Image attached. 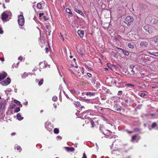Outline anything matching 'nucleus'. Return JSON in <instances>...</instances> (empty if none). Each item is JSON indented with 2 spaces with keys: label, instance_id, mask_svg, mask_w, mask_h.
<instances>
[{
  "label": "nucleus",
  "instance_id": "nucleus-1",
  "mask_svg": "<svg viewBox=\"0 0 158 158\" xmlns=\"http://www.w3.org/2000/svg\"><path fill=\"white\" fill-rule=\"evenodd\" d=\"M134 20L133 18L132 17L128 16H127L125 19L124 22L127 23V25H130L131 23Z\"/></svg>",
  "mask_w": 158,
  "mask_h": 158
},
{
  "label": "nucleus",
  "instance_id": "nucleus-2",
  "mask_svg": "<svg viewBox=\"0 0 158 158\" xmlns=\"http://www.w3.org/2000/svg\"><path fill=\"white\" fill-rule=\"evenodd\" d=\"M18 22L20 26H23L24 23V17L23 15H19L18 16Z\"/></svg>",
  "mask_w": 158,
  "mask_h": 158
},
{
  "label": "nucleus",
  "instance_id": "nucleus-3",
  "mask_svg": "<svg viewBox=\"0 0 158 158\" xmlns=\"http://www.w3.org/2000/svg\"><path fill=\"white\" fill-rule=\"evenodd\" d=\"M146 30H147L148 29L147 31L149 34L152 33L154 29V28L151 26L146 25L143 27Z\"/></svg>",
  "mask_w": 158,
  "mask_h": 158
},
{
  "label": "nucleus",
  "instance_id": "nucleus-4",
  "mask_svg": "<svg viewBox=\"0 0 158 158\" xmlns=\"http://www.w3.org/2000/svg\"><path fill=\"white\" fill-rule=\"evenodd\" d=\"M10 79L9 78H7L6 79L1 82V84L3 85H7L10 83Z\"/></svg>",
  "mask_w": 158,
  "mask_h": 158
},
{
  "label": "nucleus",
  "instance_id": "nucleus-5",
  "mask_svg": "<svg viewBox=\"0 0 158 158\" xmlns=\"http://www.w3.org/2000/svg\"><path fill=\"white\" fill-rule=\"evenodd\" d=\"M119 51V52L121 53H123L124 55L128 56L129 54V52L127 51H125L120 48H118Z\"/></svg>",
  "mask_w": 158,
  "mask_h": 158
},
{
  "label": "nucleus",
  "instance_id": "nucleus-6",
  "mask_svg": "<svg viewBox=\"0 0 158 158\" xmlns=\"http://www.w3.org/2000/svg\"><path fill=\"white\" fill-rule=\"evenodd\" d=\"M7 74L5 72L0 73V81L4 79L7 76Z\"/></svg>",
  "mask_w": 158,
  "mask_h": 158
},
{
  "label": "nucleus",
  "instance_id": "nucleus-7",
  "mask_svg": "<svg viewBox=\"0 0 158 158\" xmlns=\"http://www.w3.org/2000/svg\"><path fill=\"white\" fill-rule=\"evenodd\" d=\"M8 17V15L6 13V12H4L2 15V18L3 20H5L7 19Z\"/></svg>",
  "mask_w": 158,
  "mask_h": 158
},
{
  "label": "nucleus",
  "instance_id": "nucleus-8",
  "mask_svg": "<svg viewBox=\"0 0 158 158\" xmlns=\"http://www.w3.org/2000/svg\"><path fill=\"white\" fill-rule=\"evenodd\" d=\"M148 45V43L145 41L141 42L140 44V46L143 48L147 47Z\"/></svg>",
  "mask_w": 158,
  "mask_h": 158
},
{
  "label": "nucleus",
  "instance_id": "nucleus-9",
  "mask_svg": "<svg viewBox=\"0 0 158 158\" xmlns=\"http://www.w3.org/2000/svg\"><path fill=\"white\" fill-rule=\"evenodd\" d=\"M77 33L81 38H82L84 36V31L81 30H78Z\"/></svg>",
  "mask_w": 158,
  "mask_h": 158
},
{
  "label": "nucleus",
  "instance_id": "nucleus-10",
  "mask_svg": "<svg viewBox=\"0 0 158 158\" xmlns=\"http://www.w3.org/2000/svg\"><path fill=\"white\" fill-rule=\"evenodd\" d=\"M74 10L76 12L81 15V16H84V14L81 10H78L77 8H75L74 9Z\"/></svg>",
  "mask_w": 158,
  "mask_h": 158
},
{
  "label": "nucleus",
  "instance_id": "nucleus-11",
  "mask_svg": "<svg viewBox=\"0 0 158 158\" xmlns=\"http://www.w3.org/2000/svg\"><path fill=\"white\" fill-rule=\"evenodd\" d=\"M111 55L112 56L116 58H117L118 57V56L117 54V52L114 51H112L111 52Z\"/></svg>",
  "mask_w": 158,
  "mask_h": 158
},
{
  "label": "nucleus",
  "instance_id": "nucleus-12",
  "mask_svg": "<svg viewBox=\"0 0 158 158\" xmlns=\"http://www.w3.org/2000/svg\"><path fill=\"white\" fill-rule=\"evenodd\" d=\"M96 94L95 92H86V94L87 95H88L91 97V96H95Z\"/></svg>",
  "mask_w": 158,
  "mask_h": 158
},
{
  "label": "nucleus",
  "instance_id": "nucleus-13",
  "mask_svg": "<svg viewBox=\"0 0 158 158\" xmlns=\"http://www.w3.org/2000/svg\"><path fill=\"white\" fill-rule=\"evenodd\" d=\"M30 73H24L23 74L22 76V77L23 78H25L27 76H28L29 75H31Z\"/></svg>",
  "mask_w": 158,
  "mask_h": 158
},
{
  "label": "nucleus",
  "instance_id": "nucleus-14",
  "mask_svg": "<svg viewBox=\"0 0 158 158\" xmlns=\"http://www.w3.org/2000/svg\"><path fill=\"white\" fill-rule=\"evenodd\" d=\"M128 46L130 48H131V49L133 48H134V44L132 43H129L128 44Z\"/></svg>",
  "mask_w": 158,
  "mask_h": 158
},
{
  "label": "nucleus",
  "instance_id": "nucleus-15",
  "mask_svg": "<svg viewBox=\"0 0 158 158\" xmlns=\"http://www.w3.org/2000/svg\"><path fill=\"white\" fill-rule=\"evenodd\" d=\"M17 119L19 120H21L23 118L21 116L20 113H18L17 114Z\"/></svg>",
  "mask_w": 158,
  "mask_h": 158
},
{
  "label": "nucleus",
  "instance_id": "nucleus-16",
  "mask_svg": "<svg viewBox=\"0 0 158 158\" xmlns=\"http://www.w3.org/2000/svg\"><path fill=\"white\" fill-rule=\"evenodd\" d=\"M5 107V104L3 102H1L0 103V108L3 110Z\"/></svg>",
  "mask_w": 158,
  "mask_h": 158
},
{
  "label": "nucleus",
  "instance_id": "nucleus-17",
  "mask_svg": "<svg viewBox=\"0 0 158 158\" xmlns=\"http://www.w3.org/2000/svg\"><path fill=\"white\" fill-rule=\"evenodd\" d=\"M67 150L68 151L72 152L74 151V148L73 147L70 148L67 147L66 148Z\"/></svg>",
  "mask_w": 158,
  "mask_h": 158
},
{
  "label": "nucleus",
  "instance_id": "nucleus-18",
  "mask_svg": "<svg viewBox=\"0 0 158 158\" xmlns=\"http://www.w3.org/2000/svg\"><path fill=\"white\" fill-rule=\"evenodd\" d=\"M66 11L67 13L70 14L71 15V16H72V13L70 9L68 8H66Z\"/></svg>",
  "mask_w": 158,
  "mask_h": 158
},
{
  "label": "nucleus",
  "instance_id": "nucleus-19",
  "mask_svg": "<svg viewBox=\"0 0 158 158\" xmlns=\"http://www.w3.org/2000/svg\"><path fill=\"white\" fill-rule=\"evenodd\" d=\"M139 38V37L136 34H135L134 35V37L132 38L131 39L132 40H135L136 39H137Z\"/></svg>",
  "mask_w": 158,
  "mask_h": 158
},
{
  "label": "nucleus",
  "instance_id": "nucleus-20",
  "mask_svg": "<svg viewBox=\"0 0 158 158\" xmlns=\"http://www.w3.org/2000/svg\"><path fill=\"white\" fill-rule=\"evenodd\" d=\"M37 8L39 9H42L43 8V6L40 3L37 4Z\"/></svg>",
  "mask_w": 158,
  "mask_h": 158
},
{
  "label": "nucleus",
  "instance_id": "nucleus-21",
  "mask_svg": "<svg viewBox=\"0 0 158 158\" xmlns=\"http://www.w3.org/2000/svg\"><path fill=\"white\" fill-rule=\"evenodd\" d=\"M14 102L15 103L17 104L18 105H20L22 107V104H21L20 102H19V101L15 100L14 101Z\"/></svg>",
  "mask_w": 158,
  "mask_h": 158
},
{
  "label": "nucleus",
  "instance_id": "nucleus-22",
  "mask_svg": "<svg viewBox=\"0 0 158 158\" xmlns=\"http://www.w3.org/2000/svg\"><path fill=\"white\" fill-rule=\"evenodd\" d=\"M90 113V110H87V111H84V112H83L82 114H83L84 115H85V116H86V115L85 114L87 113ZM84 118H86V117H85Z\"/></svg>",
  "mask_w": 158,
  "mask_h": 158
},
{
  "label": "nucleus",
  "instance_id": "nucleus-23",
  "mask_svg": "<svg viewBox=\"0 0 158 158\" xmlns=\"http://www.w3.org/2000/svg\"><path fill=\"white\" fill-rule=\"evenodd\" d=\"M52 100L54 102L56 101L57 100V97L54 96L53 97Z\"/></svg>",
  "mask_w": 158,
  "mask_h": 158
},
{
  "label": "nucleus",
  "instance_id": "nucleus-24",
  "mask_svg": "<svg viewBox=\"0 0 158 158\" xmlns=\"http://www.w3.org/2000/svg\"><path fill=\"white\" fill-rule=\"evenodd\" d=\"M44 81V80L43 78H42L41 79V80L39 81L38 84L39 85H42L43 83V82Z\"/></svg>",
  "mask_w": 158,
  "mask_h": 158
},
{
  "label": "nucleus",
  "instance_id": "nucleus-25",
  "mask_svg": "<svg viewBox=\"0 0 158 158\" xmlns=\"http://www.w3.org/2000/svg\"><path fill=\"white\" fill-rule=\"evenodd\" d=\"M54 132L55 133L58 134L59 132V131L58 129L56 128L54 129Z\"/></svg>",
  "mask_w": 158,
  "mask_h": 158
},
{
  "label": "nucleus",
  "instance_id": "nucleus-26",
  "mask_svg": "<svg viewBox=\"0 0 158 158\" xmlns=\"http://www.w3.org/2000/svg\"><path fill=\"white\" fill-rule=\"evenodd\" d=\"M140 96L142 97H144L145 96L146 94L144 93H141L139 94Z\"/></svg>",
  "mask_w": 158,
  "mask_h": 158
},
{
  "label": "nucleus",
  "instance_id": "nucleus-27",
  "mask_svg": "<svg viewBox=\"0 0 158 158\" xmlns=\"http://www.w3.org/2000/svg\"><path fill=\"white\" fill-rule=\"evenodd\" d=\"M20 110V109L19 107H16L15 110V112H18Z\"/></svg>",
  "mask_w": 158,
  "mask_h": 158
},
{
  "label": "nucleus",
  "instance_id": "nucleus-28",
  "mask_svg": "<svg viewBox=\"0 0 158 158\" xmlns=\"http://www.w3.org/2000/svg\"><path fill=\"white\" fill-rule=\"evenodd\" d=\"M74 104L78 106H80L81 105L80 102H75Z\"/></svg>",
  "mask_w": 158,
  "mask_h": 158
},
{
  "label": "nucleus",
  "instance_id": "nucleus-29",
  "mask_svg": "<svg viewBox=\"0 0 158 158\" xmlns=\"http://www.w3.org/2000/svg\"><path fill=\"white\" fill-rule=\"evenodd\" d=\"M19 63V62H18V63H17V64H13L12 65V67L14 68L15 67V68H17L18 67Z\"/></svg>",
  "mask_w": 158,
  "mask_h": 158
},
{
  "label": "nucleus",
  "instance_id": "nucleus-30",
  "mask_svg": "<svg viewBox=\"0 0 158 158\" xmlns=\"http://www.w3.org/2000/svg\"><path fill=\"white\" fill-rule=\"evenodd\" d=\"M94 86H95L96 87H98L100 85V83L99 82H98L97 81L96 83V85H94Z\"/></svg>",
  "mask_w": 158,
  "mask_h": 158
},
{
  "label": "nucleus",
  "instance_id": "nucleus-31",
  "mask_svg": "<svg viewBox=\"0 0 158 158\" xmlns=\"http://www.w3.org/2000/svg\"><path fill=\"white\" fill-rule=\"evenodd\" d=\"M70 91L73 94H75L76 93L74 89H70Z\"/></svg>",
  "mask_w": 158,
  "mask_h": 158
},
{
  "label": "nucleus",
  "instance_id": "nucleus-32",
  "mask_svg": "<svg viewBox=\"0 0 158 158\" xmlns=\"http://www.w3.org/2000/svg\"><path fill=\"white\" fill-rule=\"evenodd\" d=\"M107 66L110 69L112 70L113 69H112V66H111V65L110 64H107Z\"/></svg>",
  "mask_w": 158,
  "mask_h": 158
},
{
  "label": "nucleus",
  "instance_id": "nucleus-33",
  "mask_svg": "<svg viewBox=\"0 0 158 158\" xmlns=\"http://www.w3.org/2000/svg\"><path fill=\"white\" fill-rule=\"evenodd\" d=\"M11 91V89H8L7 90L5 91V93L7 94V92H10Z\"/></svg>",
  "mask_w": 158,
  "mask_h": 158
},
{
  "label": "nucleus",
  "instance_id": "nucleus-34",
  "mask_svg": "<svg viewBox=\"0 0 158 158\" xmlns=\"http://www.w3.org/2000/svg\"><path fill=\"white\" fill-rule=\"evenodd\" d=\"M59 36L60 37L61 39L63 41L64 40V39L63 37V36L62 35V34L61 33H60L59 34Z\"/></svg>",
  "mask_w": 158,
  "mask_h": 158
},
{
  "label": "nucleus",
  "instance_id": "nucleus-35",
  "mask_svg": "<svg viewBox=\"0 0 158 158\" xmlns=\"http://www.w3.org/2000/svg\"><path fill=\"white\" fill-rule=\"evenodd\" d=\"M87 63H89L90 64V66H92V65L93 64V63L90 61H87Z\"/></svg>",
  "mask_w": 158,
  "mask_h": 158
},
{
  "label": "nucleus",
  "instance_id": "nucleus-36",
  "mask_svg": "<svg viewBox=\"0 0 158 158\" xmlns=\"http://www.w3.org/2000/svg\"><path fill=\"white\" fill-rule=\"evenodd\" d=\"M156 123H153L152 125V127L153 128L155 127L156 126Z\"/></svg>",
  "mask_w": 158,
  "mask_h": 158
},
{
  "label": "nucleus",
  "instance_id": "nucleus-37",
  "mask_svg": "<svg viewBox=\"0 0 158 158\" xmlns=\"http://www.w3.org/2000/svg\"><path fill=\"white\" fill-rule=\"evenodd\" d=\"M123 94L122 91H119L118 92V95H121Z\"/></svg>",
  "mask_w": 158,
  "mask_h": 158
},
{
  "label": "nucleus",
  "instance_id": "nucleus-38",
  "mask_svg": "<svg viewBox=\"0 0 158 158\" xmlns=\"http://www.w3.org/2000/svg\"><path fill=\"white\" fill-rule=\"evenodd\" d=\"M16 148L17 150H19L20 149L21 147L19 146H17L16 147Z\"/></svg>",
  "mask_w": 158,
  "mask_h": 158
},
{
  "label": "nucleus",
  "instance_id": "nucleus-39",
  "mask_svg": "<svg viewBox=\"0 0 158 158\" xmlns=\"http://www.w3.org/2000/svg\"><path fill=\"white\" fill-rule=\"evenodd\" d=\"M154 40V41L157 43L158 42V37L155 38Z\"/></svg>",
  "mask_w": 158,
  "mask_h": 158
},
{
  "label": "nucleus",
  "instance_id": "nucleus-40",
  "mask_svg": "<svg viewBox=\"0 0 158 158\" xmlns=\"http://www.w3.org/2000/svg\"><path fill=\"white\" fill-rule=\"evenodd\" d=\"M64 94L65 95V96H66V97L67 98H69V97L68 96V95L66 94L65 92L64 91Z\"/></svg>",
  "mask_w": 158,
  "mask_h": 158
},
{
  "label": "nucleus",
  "instance_id": "nucleus-41",
  "mask_svg": "<svg viewBox=\"0 0 158 158\" xmlns=\"http://www.w3.org/2000/svg\"><path fill=\"white\" fill-rule=\"evenodd\" d=\"M136 137V136L135 135L132 136V141H133L134 140H135V139Z\"/></svg>",
  "mask_w": 158,
  "mask_h": 158
},
{
  "label": "nucleus",
  "instance_id": "nucleus-42",
  "mask_svg": "<svg viewBox=\"0 0 158 158\" xmlns=\"http://www.w3.org/2000/svg\"><path fill=\"white\" fill-rule=\"evenodd\" d=\"M90 123L92 125V127H94V123L92 120L90 121Z\"/></svg>",
  "mask_w": 158,
  "mask_h": 158
},
{
  "label": "nucleus",
  "instance_id": "nucleus-43",
  "mask_svg": "<svg viewBox=\"0 0 158 158\" xmlns=\"http://www.w3.org/2000/svg\"><path fill=\"white\" fill-rule=\"evenodd\" d=\"M87 75L89 76V77H92V74L89 73H87Z\"/></svg>",
  "mask_w": 158,
  "mask_h": 158
},
{
  "label": "nucleus",
  "instance_id": "nucleus-44",
  "mask_svg": "<svg viewBox=\"0 0 158 158\" xmlns=\"http://www.w3.org/2000/svg\"><path fill=\"white\" fill-rule=\"evenodd\" d=\"M44 15V13H40L39 14V17H41V16H42L43 15Z\"/></svg>",
  "mask_w": 158,
  "mask_h": 158
},
{
  "label": "nucleus",
  "instance_id": "nucleus-45",
  "mask_svg": "<svg viewBox=\"0 0 158 158\" xmlns=\"http://www.w3.org/2000/svg\"><path fill=\"white\" fill-rule=\"evenodd\" d=\"M116 137V135H114L113 136H109V138L110 139L112 138H115Z\"/></svg>",
  "mask_w": 158,
  "mask_h": 158
},
{
  "label": "nucleus",
  "instance_id": "nucleus-46",
  "mask_svg": "<svg viewBox=\"0 0 158 158\" xmlns=\"http://www.w3.org/2000/svg\"><path fill=\"white\" fill-rule=\"evenodd\" d=\"M3 33V31L0 27V34H2Z\"/></svg>",
  "mask_w": 158,
  "mask_h": 158
},
{
  "label": "nucleus",
  "instance_id": "nucleus-47",
  "mask_svg": "<svg viewBox=\"0 0 158 158\" xmlns=\"http://www.w3.org/2000/svg\"><path fill=\"white\" fill-rule=\"evenodd\" d=\"M154 53V55L155 56H158V52H153Z\"/></svg>",
  "mask_w": 158,
  "mask_h": 158
},
{
  "label": "nucleus",
  "instance_id": "nucleus-48",
  "mask_svg": "<svg viewBox=\"0 0 158 158\" xmlns=\"http://www.w3.org/2000/svg\"><path fill=\"white\" fill-rule=\"evenodd\" d=\"M23 58L21 56H20L19 57L18 59L21 61L22 60Z\"/></svg>",
  "mask_w": 158,
  "mask_h": 158
},
{
  "label": "nucleus",
  "instance_id": "nucleus-49",
  "mask_svg": "<svg viewBox=\"0 0 158 158\" xmlns=\"http://www.w3.org/2000/svg\"><path fill=\"white\" fill-rule=\"evenodd\" d=\"M82 158H87L85 153L83 154V156L82 157Z\"/></svg>",
  "mask_w": 158,
  "mask_h": 158
},
{
  "label": "nucleus",
  "instance_id": "nucleus-50",
  "mask_svg": "<svg viewBox=\"0 0 158 158\" xmlns=\"http://www.w3.org/2000/svg\"><path fill=\"white\" fill-rule=\"evenodd\" d=\"M43 18L45 20H48V18H46V16H44Z\"/></svg>",
  "mask_w": 158,
  "mask_h": 158
},
{
  "label": "nucleus",
  "instance_id": "nucleus-51",
  "mask_svg": "<svg viewBox=\"0 0 158 158\" xmlns=\"http://www.w3.org/2000/svg\"><path fill=\"white\" fill-rule=\"evenodd\" d=\"M76 48L77 52H78L79 53H80L81 55H83V54L82 53H81V52H80L79 51H78V48H77V47H76Z\"/></svg>",
  "mask_w": 158,
  "mask_h": 158
},
{
  "label": "nucleus",
  "instance_id": "nucleus-52",
  "mask_svg": "<svg viewBox=\"0 0 158 158\" xmlns=\"http://www.w3.org/2000/svg\"><path fill=\"white\" fill-rule=\"evenodd\" d=\"M57 139H61V137L60 136H57Z\"/></svg>",
  "mask_w": 158,
  "mask_h": 158
},
{
  "label": "nucleus",
  "instance_id": "nucleus-53",
  "mask_svg": "<svg viewBox=\"0 0 158 158\" xmlns=\"http://www.w3.org/2000/svg\"><path fill=\"white\" fill-rule=\"evenodd\" d=\"M80 71L81 72L82 74H83V71L82 69H80Z\"/></svg>",
  "mask_w": 158,
  "mask_h": 158
},
{
  "label": "nucleus",
  "instance_id": "nucleus-54",
  "mask_svg": "<svg viewBox=\"0 0 158 158\" xmlns=\"http://www.w3.org/2000/svg\"><path fill=\"white\" fill-rule=\"evenodd\" d=\"M45 50H46V52H48V48H47V47L46 48H45Z\"/></svg>",
  "mask_w": 158,
  "mask_h": 158
},
{
  "label": "nucleus",
  "instance_id": "nucleus-55",
  "mask_svg": "<svg viewBox=\"0 0 158 158\" xmlns=\"http://www.w3.org/2000/svg\"><path fill=\"white\" fill-rule=\"evenodd\" d=\"M49 26L48 25H47L46 26V27L48 29V28H49Z\"/></svg>",
  "mask_w": 158,
  "mask_h": 158
},
{
  "label": "nucleus",
  "instance_id": "nucleus-56",
  "mask_svg": "<svg viewBox=\"0 0 158 158\" xmlns=\"http://www.w3.org/2000/svg\"><path fill=\"white\" fill-rule=\"evenodd\" d=\"M148 52L149 54H150L151 55H154V53H151V52Z\"/></svg>",
  "mask_w": 158,
  "mask_h": 158
},
{
  "label": "nucleus",
  "instance_id": "nucleus-57",
  "mask_svg": "<svg viewBox=\"0 0 158 158\" xmlns=\"http://www.w3.org/2000/svg\"><path fill=\"white\" fill-rule=\"evenodd\" d=\"M15 133H12L11 134V135L12 136H13L14 135H15Z\"/></svg>",
  "mask_w": 158,
  "mask_h": 158
},
{
  "label": "nucleus",
  "instance_id": "nucleus-58",
  "mask_svg": "<svg viewBox=\"0 0 158 158\" xmlns=\"http://www.w3.org/2000/svg\"><path fill=\"white\" fill-rule=\"evenodd\" d=\"M128 85L129 86H134V85L132 84H128Z\"/></svg>",
  "mask_w": 158,
  "mask_h": 158
},
{
  "label": "nucleus",
  "instance_id": "nucleus-59",
  "mask_svg": "<svg viewBox=\"0 0 158 158\" xmlns=\"http://www.w3.org/2000/svg\"><path fill=\"white\" fill-rule=\"evenodd\" d=\"M5 1L6 2H10V0H5Z\"/></svg>",
  "mask_w": 158,
  "mask_h": 158
},
{
  "label": "nucleus",
  "instance_id": "nucleus-60",
  "mask_svg": "<svg viewBox=\"0 0 158 158\" xmlns=\"http://www.w3.org/2000/svg\"><path fill=\"white\" fill-rule=\"evenodd\" d=\"M28 103L27 102H26L24 103V104L25 105H27Z\"/></svg>",
  "mask_w": 158,
  "mask_h": 158
},
{
  "label": "nucleus",
  "instance_id": "nucleus-61",
  "mask_svg": "<svg viewBox=\"0 0 158 158\" xmlns=\"http://www.w3.org/2000/svg\"><path fill=\"white\" fill-rule=\"evenodd\" d=\"M84 101H89V99H84Z\"/></svg>",
  "mask_w": 158,
  "mask_h": 158
},
{
  "label": "nucleus",
  "instance_id": "nucleus-62",
  "mask_svg": "<svg viewBox=\"0 0 158 158\" xmlns=\"http://www.w3.org/2000/svg\"><path fill=\"white\" fill-rule=\"evenodd\" d=\"M116 110L118 111H119L120 110V108H118Z\"/></svg>",
  "mask_w": 158,
  "mask_h": 158
},
{
  "label": "nucleus",
  "instance_id": "nucleus-63",
  "mask_svg": "<svg viewBox=\"0 0 158 158\" xmlns=\"http://www.w3.org/2000/svg\"><path fill=\"white\" fill-rule=\"evenodd\" d=\"M70 71L71 73H73V74L74 73V72L72 71L71 70H70Z\"/></svg>",
  "mask_w": 158,
  "mask_h": 158
},
{
  "label": "nucleus",
  "instance_id": "nucleus-64",
  "mask_svg": "<svg viewBox=\"0 0 158 158\" xmlns=\"http://www.w3.org/2000/svg\"><path fill=\"white\" fill-rule=\"evenodd\" d=\"M86 67L87 68H88L89 69H90V68H91V67H88L87 65H86Z\"/></svg>",
  "mask_w": 158,
  "mask_h": 158
}]
</instances>
